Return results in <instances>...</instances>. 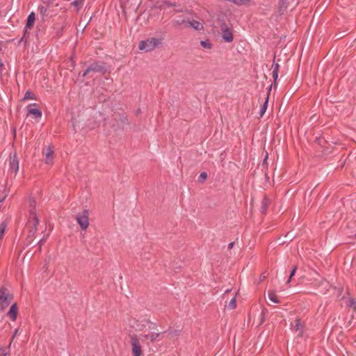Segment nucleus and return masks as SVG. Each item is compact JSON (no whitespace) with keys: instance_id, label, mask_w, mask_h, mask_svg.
<instances>
[{"instance_id":"29","label":"nucleus","mask_w":356,"mask_h":356,"mask_svg":"<svg viewBox=\"0 0 356 356\" xmlns=\"http://www.w3.org/2000/svg\"><path fill=\"white\" fill-rule=\"evenodd\" d=\"M278 72H275V71H273V72H272V75H273V78L274 79V83H275L277 81V78H278Z\"/></svg>"},{"instance_id":"31","label":"nucleus","mask_w":356,"mask_h":356,"mask_svg":"<svg viewBox=\"0 0 356 356\" xmlns=\"http://www.w3.org/2000/svg\"><path fill=\"white\" fill-rule=\"evenodd\" d=\"M233 245H234V243H230L229 245H228V248L229 249H231L233 248Z\"/></svg>"},{"instance_id":"26","label":"nucleus","mask_w":356,"mask_h":356,"mask_svg":"<svg viewBox=\"0 0 356 356\" xmlns=\"http://www.w3.org/2000/svg\"><path fill=\"white\" fill-rule=\"evenodd\" d=\"M348 306L354 310H356V301L354 299L350 298L348 301Z\"/></svg>"},{"instance_id":"22","label":"nucleus","mask_w":356,"mask_h":356,"mask_svg":"<svg viewBox=\"0 0 356 356\" xmlns=\"http://www.w3.org/2000/svg\"><path fill=\"white\" fill-rule=\"evenodd\" d=\"M270 204V200L267 197H264L261 202V208L263 212H265Z\"/></svg>"},{"instance_id":"8","label":"nucleus","mask_w":356,"mask_h":356,"mask_svg":"<svg viewBox=\"0 0 356 356\" xmlns=\"http://www.w3.org/2000/svg\"><path fill=\"white\" fill-rule=\"evenodd\" d=\"M10 170L16 175L19 170V160L16 153L11 154L9 157Z\"/></svg>"},{"instance_id":"24","label":"nucleus","mask_w":356,"mask_h":356,"mask_svg":"<svg viewBox=\"0 0 356 356\" xmlns=\"http://www.w3.org/2000/svg\"><path fill=\"white\" fill-rule=\"evenodd\" d=\"M97 67H93V66H90L89 67L86 71L85 72L83 73V76H86L88 74H89L90 72H95L97 71Z\"/></svg>"},{"instance_id":"16","label":"nucleus","mask_w":356,"mask_h":356,"mask_svg":"<svg viewBox=\"0 0 356 356\" xmlns=\"http://www.w3.org/2000/svg\"><path fill=\"white\" fill-rule=\"evenodd\" d=\"M227 1H229L236 6H250L252 3L251 0H227Z\"/></svg>"},{"instance_id":"30","label":"nucleus","mask_w":356,"mask_h":356,"mask_svg":"<svg viewBox=\"0 0 356 356\" xmlns=\"http://www.w3.org/2000/svg\"><path fill=\"white\" fill-rule=\"evenodd\" d=\"M207 177V175L206 172H203L200 174V178L202 180V181H204Z\"/></svg>"},{"instance_id":"1","label":"nucleus","mask_w":356,"mask_h":356,"mask_svg":"<svg viewBox=\"0 0 356 356\" xmlns=\"http://www.w3.org/2000/svg\"><path fill=\"white\" fill-rule=\"evenodd\" d=\"M36 201L31 197L29 199V218L27 227L30 229L29 236L33 237L37 232V226L38 225V218L36 213Z\"/></svg>"},{"instance_id":"10","label":"nucleus","mask_w":356,"mask_h":356,"mask_svg":"<svg viewBox=\"0 0 356 356\" xmlns=\"http://www.w3.org/2000/svg\"><path fill=\"white\" fill-rule=\"evenodd\" d=\"M127 323L131 327L135 329L136 331L143 330V325L139 322V320L136 319V318H129Z\"/></svg>"},{"instance_id":"13","label":"nucleus","mask_w":356,"mask_h":356,"mask_svg":"<svg viewBox=\"0 0 356 356\" xmlns=\"http://www.w3.org/2000/svg\"><path fill=\"white\" fill-rule=\"evenodd\" d=\"M17 313H18V308H17V304L16 303H14L13 305H11V307H10V309L8 312V316L13 320V321H15L16 318H17Z\"/></svg>"},{"instance_id":"25","label":"nucleus","mask_w":356,"mask_h":356,"mask_svg":"<svg viewBox=\"0 0 356 356\" xmlns=\"http://www.w3.org/2000/svg\"><path fill=\"white\" fill-rule=\"evenodd\" d=\"M236 298H233L230 302H229V305H228V307L229 309H235L236 308Z\"/></svg>"},{"instance_id":"14","label":"nucleus","mask_w":356,"mask_h":356,"mask_svg":"<svg viewBox=\"0 0 356 356\" xmlns=\"http://www.w3.org/2000/svg\"><path fill=\"white\" fill-rule=\"evenodd\" d=\"M9 193V189L5 185H0V204L4 201Z\"/></svg>"},{"instance_id":"32","label":"nucleus","mask_w":356,"mask_h":356,"mask_svg":"<svg viewBox=\"0 0 356 356\" xmlns=\"http://www.w3.org/2000/svg\"><path fill=\"white\" fill-rule=\"evenodd\" d=\"M17 332H18V330H15V333H14V334H13V339L14 337H15V336H16V335H17Z\"/></svg>"},{"instance_id":"5","label":"nucleus","mask_w":356,"mask_h":356,"mask_svg":"<svg viewBox=\"0 0 356 356\" xmlns=\"http://www.w3.org/2000/svg\"><path fill=\"white\" fill-rule=\"evenodd\" d=\"M27 116L33 115L37 119H40L42 117V112L39 108V106L34 103L31 104L26 106Z\"/></svg>"},{"instance_id":"4","label":"nucleus","mask_w":356,"mask_h":356,"mask_svg":"<svg viewBox=\"0 0 356 356\" xmlns=\"http://www.w3.org/2000/svg\"><path fill=\"white\" fill-rule=\"evenodd\" d=\"M13 296L6 293L3 288L0 289V312H3L9 305Z\"/></svg>"},{"instance_id":"3","label":"nucleus","mask_w":356,"mask_h":356,"mask_svg":"<svg viewBox=\"0 0 356 356\" xmlns=\"http://www.w3.org/2000/svg\"><path fill=\"white\" fill-rule=\"evenodd\" d=\"M130 345L133 356L143 355L142 345L137 335L133 334L130 337Z\"/></svg>"},{"instance_id":"27","label":"nucleus","mask_w":356,"mask_h":356,"mask_svg":"<svg viewBox=\"0 0 356 356\" xmlns=\"http://www.w3.org/2000/svg\"><path fill=\"white\" fill-rule=\"evenodd\" d=\"M296 269H297V267L296 266H294L290 273V276H289V279L287 281V283H289L291 282V279L292 278V277L295 275L296 273Z\"/></svg>"},{"instance_id":"15","label":"nucleus","mask_w":356,"mask_h":356,"mask_svg":"<svg viewBox=\"0 0 356 356\" xmlns=\"http://www.w3.org/2000/svg\"><path fill=\"white\" fill-rule=\"evenodd\" d=\"M273 85H271L268 89V96H269V93H270V91L271 90V88H272ZM268 97H266L264 103L263 104V105L261 106V109H260V111H259V116L261 118L263 117V115H264V113H266V109H267V107H268Z\"/></svg>"},{"instance_id":"20","label":"nucleus","mask_w":356,"mask_h":356,"mask_svg":"<svg viewBox=\"0 0 356 356\" xmlns=\"http://www.w3.org/2000/svg\"><path fill=\"white\" fill-rule=\"evenodd\" d=\"M302 328L303 324L302 323L300 319H296L295 325H293V329L297 332L299 331L300 332H302Z\"/></svg>"},{"instance_id":"11","label":"nucleus","mask_w":356,"mask_h":356,"mask_svg":"<svg viewBox=\"0 0 356 356\" xmlns=\"http://www.w3.org/2000/svg\"><path fill=\"white\" fill-rule=\"evenodd\" d=\"M186 24L187 26L197 31H201L204 29L203 24L196 20L187 21Z\"/></svg>"},{"instance_id":"2","label":"nucleus","mask_w":356,"mask_h":356,"mask_svg":"<svg viewBox=\"0 0 356 356\" xmlns=\"http://www.w3.org/2000/svg\"><path fill=\"white\" fill-rule=\"evenodd\" d=\"M161 39L150 38L140 41L138 44V49L140 51L149 52L158 48L161 44Z\"/></svg>"},{"instance_id":"12","label":"nucleus","mask_w":356,"mask_h":356,"mask_svg":"<svg viewBox=\"0 0 356 356\" xmlns=\"http://www.w3.org/2000/svg\"><path fill=\"white\" fill-rule=\"evenodd\" d=\"M162 333L159 332H153L144 335V337L147 339H149L151 342H154L161 338Z\"/></svg>"},{"instance_id":"18","label":"nucleus","mask_w":356,"mask_h":356,"mask_svg":"<svg viewBox=\"0 0 356 356\" xmlns=\"http://www.w3.org/2000/svg\"><path fill=\"white\" fill-rule=\"evenodd\" d=\"M268 297L269 300L270 301H272L273 303H279L280 302L278 298L274 291H268Z\"/></svg>"},{"instance_id":"21","label":"nucleus","mask_w":356,"mask_h":356,"mask_svg":"<svg viewBox=\"0 0 356 356\" xmlns=\"http://www.w3.org/2000/svg\"><path fill=\"white\" fill-rule=\"evenodd\" d=\"M85 0H74L72 2V5L79 11L83 6Z\"/></svg>"},{"instance_id":"33","label":"nucleus","mask_w":356,"mask_h":356,"mask_svg":"<svg viewBox=\"0 0 356 356\" xmlns=\"http://www.w3.org/2000/svg\"><path fill=\"white\" fill-rule=\"evenodd\" d=\"M3 64L1 62V60H0V70L3 67Z\"/></svg>"},{"instance_id":"28","label":"nucleus","mask_w":356,"mask_h":356,"mask_svg":"<svg viewBox=\"0 0 356 356\" xmlns=\"http://www.w3.org/2000/svg\"><path fill=\"white\" fill-rule=\"evenodd\" d=\"M280 65L278 63H273L272 65L273 71L279 72Z\"/></svg>"},{"instance_id":"23","label":"nucleus","mask_w":356,"mask_h":356,"mask_svg":"<svg viewBox=\"0 0 356 356\" xmlns=\"http://www.w3.org/2000/svg\"><path fill=\"white\" fill-rule=\"evenodd\" d=\"M200 44L202 45V47L207 49H211L213 46L209 40L201 41Z\"/></svg>"},{"instance_id":"7","label":"nucleus","mask_w":356,"mask_h":356,"mask_svg":"<svg viewBox=\"0 0 356 356\" xmlns=\"http://www.w3.org/2000/svg\"><path fill=\"white\" fill-rule=\"evenodd\" d=\"M44 156V163L47 165H52L54 162V152L51 146L48 145L42 152Z\"/></svg>"},{"instance_id":"6","label":"nucleus","mask_w":356,"mask_h":356,"mask_svg":"<svg viewBox=\"0 0 356 356\" xmlns=\"http://www.w3.org/2000/svg\"><path fill=\"white\" fill-rule=\"evenodd\" d=\"M222 31V37L225 42H232L234 36L232 30L225 24H222L220 26Z\"/></svg>"},{"instance_id":"9","label":"nucleus","mask_w":356,"mask_h":356,"mask_svg":"<svg viewBox=\"0 0 356 356\" xmlns=\"http://www.w3.org/2000/svg\"><path fill=\"white\" fill-rule=\"evenodd\" d=\"M76 220L83 230H86L89 225L88 215L87 211H84L83 215L77 216Z\"/></svg>"},{"instance_id":"19","label":"nucleus","mask_w":356,"mask_h":356,"mask_svg":"<svg viewBox=\"0 0 356 356\" xmlns=\"http://www.w3.org/2000/svg\"><path fill=\"white\" fill-rule=\"evenodd\" d=\"M35 99H36L35 95L31 91L27 90L22 99V101Z\"/></svg>"},{"instance_id":"17","label":"nucleus","mask_w":356,"mask_h":356,"mask_svg":"<svg viewBox=\"0 0 356 356\" xmlns=\"http://www.w3.org/2000/svg\"><path fill=\"white\" fill-rule=\"evenodd\" d=\"M35 17L34 13H31L27 19L26 27L31 28L35 22Z\"/></svg>"}]
</instances>
